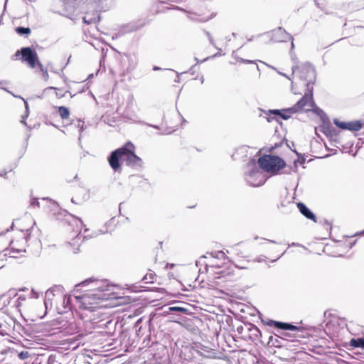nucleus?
I'll return each instance as SVG.
<instances>
[{
	"label": "nucleus",
	"instance_id": "f257e3e1",
	"mask_svg": "<svg viewBox=\"0 0 364 364\" xmlns=\"http://www.w3.org/2000/svg\"><path fill=\"white\" fill-rule=\"evenodd\" d=\"M136 147L130 141L124 144L120 148L113 151L108 157V162L114 171L121 170L120 160H124L126 164L132 167L141 166L142 160L135 154Z\"/></svg>",
	"mask_w": 364,
	"mask_h": 364
},
{
	"label": "nucleus",
	"instance_id": "f03ea898",
	"mask_svg": "<svg viewBox=\"0 0 364 364\" xmlns=\"http://www.w3.org/2000/svg\"><path fill=\"white\" fill-rule=\"evenodd\" d=\"M15 55L16 57L21 55L20 60L22 63H25L30 68L35 70V72L41 75L43 80H48V70L40 61L35 50L30 47H23L16 51Z\"/></svg>",
	"mask_w": 364,
	"mask_h": 364
},
{
	"label": "nucleus",
	"instance_id": "7ed1b4c3",
	"mask_svg": "<svg viewBox=\"0 0 364 364\" xmlns=\"http://www.w3.org/2000/svg\"><path fill=\"white\" fill-rule=\"evenodd\" d=\"M28 235V230L26 231L17 230L0 235V243H4L1 248L6 249V247L9 246L14 252H26Z\"/></svg>",
	"mask_w": 364,
	"mask_h": 364
},
{
	"label": "nucleus",
	"instance_id": "20e7f679",
	"mask_svg": "<svg viewBox=\"0 0 364 364\" xmlns=\"http://www.w3.org/2000/svg\"><path fill=\"white\" fill-rule=\"evenodd\" d=\"M107 294L96 293H77L75 294L76 305L81 311H94L102 307L101 302L106 299Z\"/></svg>",
	"mask_w": 364,
	"mask_h": 364
},
{
	"label": "nucleus",
	"instance_id": "39448f33",
	"mask_svg": "<svg viewBox=\"0 0 364 364\" xmlns=\"http://www.w3.org/2000/svg\"><path fill=\"white\" fill-rule=\"evenodd\" d=\"M230 259L240 269H246V264L250 261V252L248 248L242 244H237L227 250Z\"/></svg>",
	"mask_w": 364,
	"mask_h": 364
},
{
	"label": "nucleus",
	"instance_id": "423d86ee",
	"mask_svg": "<svg viewBox=\"0 0 364 364\" xmlns=\"http://www.w3.org/2000/svg\"><path fill=\"white\" fill-rule=\"evenodd\" d=\"M106 282L95 278L87 279L75 286V293H96L105 294L107 290Z\"/></svg>",
	"mask_w": 364,
	"mask_h": 364
},
{
	"label": "nucleus",
	"instance_id": "0eeeda50",
	"mask_svg": "<svg viewBox=\"0 0 364 364\" xmlns=\"http://www.w3.org/2000/svg\"><path fill=\"white\" fill-rule=\"evenodd\" d=\"M215 272L216 276L215 283L218 287L221 288L220 291L225 292L226 290H230L235 285L237 277L233 271L228 269L218 267Z\"/></svg>",
	"mask_w": 364,
	"mask_h": 364
},
{
	"label": "nucleus",
	"instance_id": "6e6552de",
	"mask_svg": "<svg viewBox=\"0 0 364 364\" xmlns=\"http://www.w3.org/2000/svg\"><path fill=\"white\" fill-rule=\"evenodd\" d=\"M259 167L264 171L277 173L286 166L284 161L279 156L272 155H264L258 159Z\"/></svg>",
	"mask_w": 364,
	"mask_h": 364
},
{
	"label": "nucleus",
	"instance_id": "1a4fd4ad",
	"mask_svg": "<svg viewBox=\"0 0 364 364\" xmlns=\"http://www.w3.org/2000/svg\"><path fill=\"white\" fill-rule=\"evenodd\" d=\"M314 105L313 93L311 90L309 93H306L293 107L286 109L285 112L289 113L309 112L313 109Z\"/></svg>",
	"mask_w": 364,
	"mask_h": 364
},
{
	"label": "nucleus",
	"instance_id": "9d476101",
	"mask_svg": "<svg viewBox=\"0 0 364 364\" xmlns=\"http://www.w3.org/2000/svg\"><path fill=\"white\" fill-rule=\"evenodd\" d=\"M293 73L298 75L300 78L306 81V85L309 86L310 83H313V80L315 78L314 71L309 66L301 65L296 66L293 70Z\"/></svg>",
	"mask_w": 364,
	"mask_h": 364
},
{
	"label": "nucleus",
	"instance_id": "9b49d317",
	"mask_svg": "<svg viewBox=\"0 0 364 364\" xmlns=\"http://www.w3.org/2000/svg\"><path fill=\"white\" fill-rule=\"evenodd\" d=\"M67 296L59 290L48 289L46 292L45 305L46 307L48 304L52 306L53 303L56 304L58 301L63 300L64 302Z\"/></svg>",
	"mask_w": 364,
	"mask_h": 364
},
{
	"label": "nucleus",
	"instance_id": "f8f14e48",
	"mask_svg": "<svg viewBox=\"0 0 364 364\" xmlns=\"http://www.w3.org/2000/svg\"><path fill=\"white\" fill-rule=\"evenodd\" d=\"M297 208L299 210L300 213L305 216L306 218L312 220L314 223H316V215L309 210L305 204L303 203H297Z\"/></svg>",
	"mask_w": 364,
	"mask_h": 364
},
{
	"label": "nucleus",
	"instance_id": "ddd939ff",
	"mask_svg": "<svg viewBox=\"0 0 364 364\" xmlns=\"http://www.w3.org/2000/svg\"><path fill=\"white\" fill-rule=\"evenodd\" d=\"M268 324L271 326H274L280 329L296 331L299 328L294 325L288 323H283L276 321H270Z\"/></svg>",
	"mask_w": 364,
	"mask_h": 364
},
{
	"label": "nucleus",
	"instance_id": "4468645a",
	"mask_svg": "<svg viewBox=\"0 0 364 364\" xmlns=\"http://www.w3.org/2000/svg\"><path fill=\"white\" fill-rule=\"evenodd\" d=\"M279 247H280V245L279 244H277V243L269 242L268 250L269 251L270 250H273L274 251V254L272 255V260L277 259L282 255V249H279Z\"/></svg>",
	"mask_w": 364,
	"mask_h": 364
},
{
	"label": "nucleus",
	"instance_id": "2eb2a0df",
	"mask_svg": "<svg viewBox=\"0 0 364 364\" xmlns=\"http://www.w3.org/2000/svg\"><path fill=\"white\" fill-rule=\"evenodd\" d=\"M363 123L359 120L352 121L348 122L347 129L350 131L357 132L363 128Z\"/></svg>",
	"mask_w": 364,
	"mask_h": 364
},
{
	"label": "nucleus",
	"instance_id": "dca6fc26",
	"mask_svg": "<svg viewBox=\"0 0 364 364\" xmlns=\"http://www.w3.org/2000/svg\"><path fill=\"white\" fill-rule=\"evenodd\" d=\"M58 113L62 119H67L70 117V112L68 107L64 106L57 107Z\"/></svg>",
	"mask_w": 364,
	"mask_h": 364
},
{
	"label": "nucleus",
	"instance_id": "f3484780",
	"mask_svg": "<svg viewBox=\"0 0 364 364\" xmlns=\"http://www.w3.org/2000/svg\"><path fill=\"white\" fill-rule=\"evenodd\" d=\"M349 344L352 348H364V337L357 338H353L350 339Z\"/></svg>",
	"mask_w": 364,
	"mask_h": 364
},
{
	"label": "nucleus",
	"instance_id": "a211bd4d",
	"mask_svg": "<svg viewBox=\"0 0 364 364\" xmlns=\"http://www.w3.org/2000/svg\"><path fill=\"white\" fill-rule=\"evenodd\" d=\"M287 36V33L284 30L279 28V30L274 31L272 34V39L274 41H284V39L283 38Z\"/></svg>",
	"mask_w": 364,
	"mask_h": 364
},
{
	"label": "nucleus",
	"instance_id": "6ab92c4d",
	"mask_svg": "<svg viewBox=\"0 0 364 364\" xmlns=\"http://www.w3.org/2000/svg\"><path fill=\"white\" fill-rule=\"evenodd\" d=\"M285 111H286V109H284L282 111V112H281L279 110H277V109L270 110L269 115H270V114L279 115L284 119H288L291 117V115L293 114L294 113L286 112Z\"/></svg>",
	"mask_w": 364,
	"mask_h": 364
},
{
	"label": "nucleus",
	"instance_id": "aec40b11",
	"mask_svg": "<svg viewBox=\"0 0 364 364\" xmlns=\"http://www.w3.org/2000/svg\"><path fill=\"white\" fill-rule=\"evenodd\" d=\"M48 89V90H53L54 92H55V97L58 99H60V98L65 97L66 93L68 92V90H65L63 89L58 88V87H49Z\"/></svg>",
	"mask_w": 364,
	"mask_h": 364
},
{
	"label": "nucleus",
	"instance_id": "412c9836",
	"mask_svg": "<svg viewBox=\"0 0 364 364\" xmlns=\"http://www.w3.org/2000/svg\"><path fill=\"white\" fill-rule=\"evenodd\" d=\"M322 131L327 136H333L335 134V129L330 125L323 126Z\"/></svg>",
	"mask_w": 364,
	"mask_h": 364
},
{
	"label": "nucleus",
	"instance_id": "4be33fe9",
	"mask_svg": "<svg viewBox=\"0 0 364 364\" xmlns=\"http://www.w3.org/2000/svg\"><path fill=\"white\" fill-rule=\"evenodd\" d=\"M333 123L336 124V127L341 129H347V124L348 122H342L339 120L338 119H334Z\"/></svg>",
	"mask_w": 364,
	"mask_h": 364
},
{
	"label": "nucleus",
	"instance_id": "5701e85b",
	"mask_svg": "<svg viewBox=\"0 0 364 364\" xmlns=\"http://www.w3.org/2000/svg\"><path fill=\"white\" fill-rule=\"evenodd\" d=\"M16 31L20 35H28L31 33V29L29 28L17 27L16 28Z\"/></svg>",
	"mask_w": 364,
	"mask_h": 364
},
{
	"label": "nucleus",
	"instance_id": "b1692460",
	"mask_svg": "<svg viewBox=\"0 0 364 364\" xmlns=\"http://www.w3.org/2000/svg\"><path fill=\"white\" fill-rule=\"evenodd\" d=\"M6 254L0 252V269L3 268L6 264Z\"/></svg>",
	"mask_w": 364,
	"mask_h": 364
},
{
	"label": "nucleus",
	"instance_id": "393cba45",
	"mask_svg": "<svg viewBox=\"0 0 364 364\" xmlns=\"http://www.w3.org/2000/svg\"><path fill=\"white\" fill-rule=\"evenodd\" d=\"M169 310L172 311H179V312H183V313H186L187 311L186 309L183 308V307H179V306L170 307Z\"/></svg>",
	"mask_w": 364,
	"mask_h": 364
},
{
	"label": "nucleus",
	"instance_id": "a878e982",
	"mask_svg": "<svg viewBox=\"0 0 364 364\" xmlns=\"http://www.w3.org/2000/svg\"><path fill=\"white\" fill-rule=\"evenodd\" d=\"M182 0H160L161 2L162 3H166V4H168V3H178V2H181Z\"/></svg>",
	"mask_w": 364,
	"mask_h": 364
},
{
	"label": "nucleus",
	"instance_id": "bb28decb",
	"mask_svg": "<svg viewBox=\"0 0 364 364\" xmlns=\"http://www.w3.org/2000/svg\"><path fill=\"white\" fill-rule=\"evenodd\" d=\"M83 22H84L85 23L87 24V25L91 23V22H90V21H87V19H86V18H85V17H84V18H83Z\"/></svg>",
	"mask_w": 364,
	"mask_h": 364
},
{
	"label": "nucleus",
	"instance_id": "cd10ccee",
	"mask_svg": "<svg viewBox=\"0 0 364 364\" xmlns=\"http://www.w3.org/2000/svg\"><path fill=\"white\" fill-rule=\"evenodd\" d=\"M19 355H20V358H22V359L26 358V356L24 355L23 352Z\"/></svg>",
	"mask_w": 364,
	"mask_h": 364
},
{
	"label": "nucleus",
	"instance_id": "c85d7f7f",
	"mask_svg": "<svg viewBox=\"0 0 364 364\" xmlns=\"http://www.w3.org/2000/svg\"><path fill=\"white\" fill-rule=\"evenodd\" d=\"M274 119V118H273V117H267V121L270 122H272V119Z\"/></svg>",
	"mask_w": 364,
	"mask_h": 364
},
{
	"label": "nucleus",
	"instance_id": "c756f323",
	"mask_svg": "<svg viewBox=\"0 0 364 364\" xmlns=\"http://www.w3.org/2000/svg\"><path fill=\"white\" fill-rule=\"evenodd\" d=\"M242 62H245V63H252V60H241Z\"/></svg>",
	"mask_w": 364,
	"mask_h": 364
},
{
	"label": "nucleus",
	"instance_id": "7c9ffc66",
	"mask_svg": "<svg viewBox=\"0 0 364 364\" xmlns=\"http://www.w3.org/2000/svg\"><path fill=\"white\" fill-rule=\"evenodd\" d=\"M343 26H346V20H345V19H343Z\"/></svg>",
	"mask_w": 364,
	"mask_h": 364
},
{
	"label": "nucleus",
	"instance_id": "2f4dec72",
	"mask_svg": "<svg viewBox=\"0 0 364 364\" xmlns=\"http://www.w3.org/2000/svg\"><path fill=\"white\" fill-rule=\"evenodd\" d=\"M144 279L146 280L147 279V275H146L144 277Z\"/></svg>",
	"mask_w": 364,
	"mask_h": 364
},
{
	"label": "nucleus",
	"instance_id": "473e14b6",
	"mask_svg": "<svg viewBox=\"0 0 364 364\" xmlns=\"http://www.w3.org/2000/svg\"><path fill=\"white\" fill-rule=\"evenodd\" d=\"M64 1H65V2H67V3H68V0H64Z\"/></svg>",
	"mask_w": 364,
	"mask_h": 364
},
{
	"label": "nucleus",
	"instance_id": "72a5a7b5",
	"mask_svg": "<svg viewBox=\"0 0 364 364\" xmlns=\"http://www.w3.org/2000/svg\"><path fill=\"white\" fill-rule=\"evenodd\" d=\"M364 233V231L363 232H361L360 234H363Z\"/></svg>",
	"mask_w": 364,
	"mask_h": 364
},
{
	"label": "nucleus",
	"instance_id": "f704fd0d",
	"mask_svg": "<svg viewBox=\"0 0 364 364\" xmlns=\"http://www.w3.org/2000/svg\"><path fill=\"white\" fill-rule=\"evenodd\" d=\"M59 364H61V363H59Z\"/></svg>",
	"mask_w": 364,
	"mask_h": 364
}]
</instances>
